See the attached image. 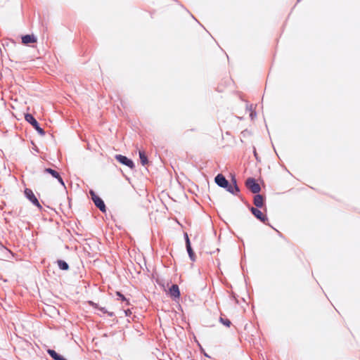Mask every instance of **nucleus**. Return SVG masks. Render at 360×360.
<instances>
[{
    "instance_id": "nucleus-1",
    "label": "nucleus",
    "mask_w": 360,
    "mask_h": 360,
    "mask_svg": "<svg viewBox=\"0 0 360 360\" xmlns=\"http://www.w3.org/2000/svg\"><path fill=\"white\" fill-rule=\"evenodd\" d=\"M214 181L219 187L225 188L233 195H238L240 191L235 177L232 178L231 184H230L223 174H219L215 176Z\"/></svg>"
},
{
    "instance_id": "nucleus-2",
    "label": "nucleus",
    "mask_w": 360,
    "mask_h": 360,
    "mask_svg": "<svg viewBox=\"0 0 360 360\" xmlns=\"http://www.w3.org/2000/svg\"><path fill=\"white\" fill-rule=\"evenodd\" d=\"M25 120L30 123L35 129L36 131L41 134V136H44L45 134V131L39 126L38 122L36 120V119L33 117L31 114H26L25 115Z\"/></svg>"
},
{
    "instance_id": "nucleus-3",
    "label": "nucleus",
    "mask_w": 360,
    "mask_h": 360,
    "mask_svg": "<svg viewBox=\"0 0 360 360\" xmlns=\"http://www.w3.org/2000/svg\"><path fill=\"white\" fill-rule=\"evenodd\" d=\"M89 193L91 197V200L94 202L95 205L102 212H106V207L103 202V200L98 197L94 191L91 190L89 191Z\"/></svg>"
},
{
    "instance_id": "nucleus-4",
    "label": "nucleus",
    "mask_w": 360,
    "mask_h": 360,
    "mask_svg": "<svg viewBox=\"0 0 360 360\" xmlns=\"http://www.w3.org/2000/svg\"><path fill=\"white\" fill-rule=\"evenodd\" d=\"M245 186L253 193H258L260 190L259 184L256 181L254 178H248L245 181Z\"/></svg>"
},
{
    "instance_id": "nucleus-5",
    "label": "nucleus",
    "mask_w": 360,
    "mask_h": 360,
    "mask_svg": "<svg viewBox=\"0 0 360 360\" xmlns=\"http://www.w3.org/2000/svg\"><path fill=\"white\" fill-rule=\"evenodd\" d=\"M25 197L35 206L38 208L41 209L42 207L38 201L37 197L34 194L33 191L30 188H25L24 191Z\"/></svg>"
},
{
    "instance_id": "nucleus-6",
    "label": "nucleus",
    "mask_w": 360,
    "mask_h": 360,
    "mask_svg": "<svg viewBox=\"0 0 360 360\" xmlns=\"http://www.w3.org/2000/svg\"><path fill=\"white\" fill-rule=\"evenodd\" d=\"M115 159L121 164L126 165L131 169H133L134 167V164L133 161L124 155H116Z\"/></svg>"
},
{
    "instance_id": "nucleus-7",
    "label": "nucleus",
    "mask_w": 360,
    "mask_h": 360,
    "mask_svg": "<svg viewBox=\"0 0 360 360\" xmlns=\"http://www.w3.org/2000/svg\"><path fill=\"white\" fill-rule=\"evenodd\" d=\"M250 211L252 214L262 222L266 223V221L268 220L266 216L263 214V213L257 208L252 207L250 208Z\"/></svg>"
},
{
    "instance_id": "nucleus-8",
    "label": "nucleus",
    "mask_w": 360,
    "mask_h": 360,
    "mask_svg": "<svg viewBox=\"0 0 360 360\" xmlns=\"http://www.w3.org/2000/svg\"><path fill=\"white\" fill-rule=\"evenodd\" d=\"M44 172L50 174L53 177H54L55 179H58V182L62 186H65L64 181L63 180V179L61 178L60 174L57 171H56V170H54V169H53L51 168H46L44 169Z\"/></svg>"
},
{
    "instance_id": "nucleus-9",
    "label": "nucleus",
    "mask_w": 360,
    "mask_h": 360,
    "mask_svg": "<svg viewBox=\"0 0 360 360\" xmlns=\"http://www.w3.org/2000/svg\"><path fill=\"white\" fill-rule=\"evenodd\" d=\"M185 237H186V250H187L188 256H189L191 260L194 262L195 260V253L191 248L190 240L188 238L187 233L185 234Z\"/></svg>"
},
{
    "instance_id": "nucleus-10",
    "label": "nucleus",
    "mask_w": 360,
    "mask_h": 360,
    "mask_svg": "<svg viewBox=\"0 0 360 360\" xmlns=\"http://www.w3.org/2000/svg\"><path fill=\"white\" fill-rule=\"evenodd\" d=\"M169 295L173 298H179L180 297V291L176 284H173L169 288Z\"/></svg>"
},
{
    "instance_id": "nucleus-11",
    "label": "nucleus",
    "mask_w": 360,
    "mask_h": 360,
    "mask_svg": "<svg viewBox=\"0 0 360 360\" xmlns=\"http://www.w3.org/2000/svg\"><path fill=\"white\" fill-rule=\"evenodd\" d=\"M36 41L37 38L33 34H26L22 37V42L25 44L34 43Z\"/></svg>"
},
{
    "instance_id": "nucleus-12",
    "label": "nucleus",
    "mask_w": 360,
    "mask_h": 360,
    "mask_svg": "<svg viewBox=\"0 0 360 360\" xmlns=\"http://www.w3.org/2000/svg\"><path fill=\"white\" fill-rule=\"evenodd\" d=\"M254 205L257 207H262L264 205V198L260 194H257L254 197Z\"/></svg>"
},
{
    "instance_id": "nucleus-13",
    "label": "nucleus",
    "mask_w": 360,
    "mask_h": 360,
    "mask_svg": "<svg viewBox=\"0 0 360 360\" xmlns=\"http://www.w3.org/2000/svg\"><path fill=\"white\" fill-rule=\"evenodd\" d=\"M47 352L54 360H67L53 349H49Z\"/></svg>"
},
{
    "instance_id": "nucleus-14",
    "label": "nucleus",
    "mask_w": 360,
    "mask_h": 360,
    "mask_svg": "<svg viewBox=\"0 0 360 360\" xmlns=\"http://www.w3.org/2000/svg\"><path fill=\"white\" fill-rule=\"evenodd\" d=\"M57 264H58V267L61 270H68L69 269L68 264L64 260L58 259L57 261Z\"/></svg>"
},
{
    "instance_id": "nucleus-15",
    "label": "nucleus",
    "mask_w": 360,
    "mask_h": 360,
    "mask_svg": "<svg viewBox=\"0 0 360 360\" xmlns=\"http://www.w3.org/2000/svg\"><path fill=\"white\" fill-rule=\"evenodd\" d=\"M139 158L143 165H145L148 163L147 156L143 151H139Z\"/></svg>"
},
{
    "instance_id": "nucleus-16",
    "label": "nucleus",
    "mask_w": 360,
    "mask_h": 360,
    "mask_svg": "<svg viewBox=\"0 0 360 360\" xmlns=\"http://www.w3.org/2000/svg\"><path fill=\"white\" fill-rule=\"evenodd\" d=\"M219 321H220V322L222 324H224V326H226L227 327H229L230 325H231V321L229 319H224L221 317Z\"/></svg>"
},
{
    "instance_id": "nucleus-17",
    "label": "nucleus",
    "mask_w": 360,
    "mask_h": 360,
    "mask_svg": "<svg viewBox=\"0 0 360 360\" xmlns=\"http://www.w3.org/2000/svg\"><path fill=\"white\" fill-rule=\"evenodd\" d=\"M117 295L118 296L119 299H120L122 301H126L127 304H129V301L127 300L126 297L120 292H117Z\"/></svg>"
},
{
    "instance_id": "nucleus-18",
    "label": "nucleus",
    "mask_w": 360,
    "mask_h": 360,
    "mask_svg": "<svg viewBox=\"0 0 360 360\" xmlns=\"http://www.w3.org/2000/svg\"><path fill=\"white\" fill-rule=\"evenodd\" d=\"M257 113L255 110H252L250 113V117H251V120H254L256 117Z\"/></svg>"
},
{
    "instance_id": "nucleus-19",
    "label": "nucleus",
    "mask_w": 360,
    "mask_h": 360,
    "mask_svg": "<svg viewBox=\"0 0 360 360\" xmlns=\"http://www.w3.org/2000/svg\"><path fill=\"white\" fill-rule=\"evenodd\" d=\"M247 110H248L250 112H252V110H255L253 109V105L252 104L247 105Z\"/></svg>"
},
{
    "instance_id": "nucleus-20",
    "label": "nucleus",
    "mask_w": 360,
    "mask_h": 360,
    "mask_svg": "<svg viewBox=\"0 0 360 360\" xmlns=\"http://www.w3.org/2000/svg\"><path fill=\"white\" fill-rule=\"evenodd\" d=\"M124 312L127 316H129L131 314V312L129 309L124 310Z\"/></svg>"
},
{
    "instance_id": "nucleus-21",
    "label": "nucleus",
    "mask_w": 360,
    "mask_h": 360,
    "mask_svg": "<svg viewBox=\"0 0 360 360\" xmlns=\"http://www.w3.org/2000/svg\"><path fill=\"white\" fill-rule=\"evenodd\" d=\"M101 311H103V313H107V311L105 310V308H101L100 309Z\"/></svg>"
},
{
    "instance_id": "nucleus-22",
    "label": "nucleus",
    "mask_w": 360,
    "mask_h": 360,
    "mask_svg": "<svg viewBox=\"0 0 360 360\" xmlns=\"http://www.w3.org/2000/svg\"><path fill=\"white\" fill-rule=\"evenodd\" d=\"M108 315H109L110 316H112L114 315V314H113L112 312H111V313H108Z\"/></svg>"
}]
</instances>
